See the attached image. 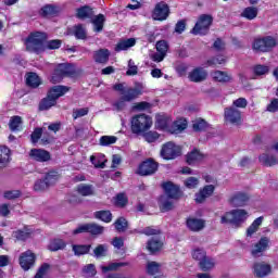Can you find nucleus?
Segmentation results:
<instances>
[{
    "mask_svg": "<svg viewBox=\"0 0 278 278\" xmlns=\"http://www.w3.org/2000/svg\"><path fill=\"white\" fill-rule=\"evenodd\" d=\"M163 190L165 191V195L160 198V207L162 212H169V210L175 207L172 199H179L181 193L179 191V187L173 182H164Z\"/></svg>",
    "mask_w": 278,
    "mask_h": 278,
    "instance_id": "1",
    "label": "nucleus"
},
{
    "mask_svg": "<svg viewBox=\"0 0 278 278\" xmlns=\"http://www.w3.org/2000/svg\"><path fill=\"white\" fill-rule=\"evenodd\" d=\"M45 40H47V35L45 33H31L25 40L27 51H30L31 53H40L45 51Z\"/></svg>",
    "mask_w": 278,
    "mask_h": 278,
    "instance_id": "2",
    "label": "nucleus"
},
{
    "mask_svg": "<svg viewBox=\"0 0 278 278\" xmlns=\"http://www.w3.org/2000/svg\"><path fill=\"white\" fill-rule=\"evenodd\" d=\"M132 134L141 135L147 134L153 127V119L147 114H138L131 118Z\"/></svg>",
    "mask_w": 278,
    "mask_h": 278,
    "instance_id": "3",
    "label": "nucleus"
},
{
    "mask_svg": "<svg viewBox=\"0 0 278 278\" xmlns=\"http://www.w3.org/2000/svg\"><path fill=\"white\" fill-rule=\"evenodd\" d=\"M247 218H249V213L244 210L237 208L225 213L222 216L220 223L223 225H240V223H244Z\"/></svg>",
    "mask_w": 278,
    "mask_h": 278,
    "instance_id": "4",
    "label": "nucleus"
},
{
    "mask_svg": "<svg viewBox=\"0 0 278 278\" xmlns=\"http://www.w3.org/2000/svg\"><path fill=\"white\" fill-rule=\"evenodd\" d=\"M275 47H277V39L270 36L255 39L253 42V49L262 53H268V51H273Z\"/></svg>",
    "mask_w": 278,
    "mask_h": 278,
    "instance_id": "5",
    "label": "nucleus"
},
{
    "mask_svg": "<svg viewBox=\"0 0 278 278\" xmlns=\"http://www.w3.org/2000/svg\"><path fill=\"white\" fill-rule=\"evenodd\" d=\"M212 21V15H201L192 29V34L194 36H205L210 31Z\"/></svg>",
    "mask_w": 278,
    "mask_h": 278,
    "instance_id": "6",
    "label": "nucleus"
},
{
    "mask_svg": "<svg viewBox=\"0 0 278 278\" xmlns=\"http://www.w3.org/2000/svg\"><path fill=\"white\" fill-rule=\"evenodd\" d=\"M181 155V147L175 144V142L169 141L163 144L161 149V156L163 160H175Z\"/></svg>",
    "mask_w": 278,
    "mask_h": 278,
    "instance_id": "7",
    "label": "nucleus"
},
{
    "mask_svg": "<svg viewBox=\"0 0 278 278\" xmlns=\"http://www.w3.org/2000/svg\"><path fill=\"white\" fill-rule=\"evenodd\" d=\"M224 118L229 125H242V111L228 106L224 111Z\"/></svg>",
    "mask_w": 278,
    "mask_h": 278,
    "instance_id": "8",
    "label": "nucleus"
},
{
    "mask_svg": "<svg viewBox=\"0 0 278 278\" xmlns=\"http://www.w3.org/2000/svg\"><path fill=\"white\" fill-rule=\"evenodd\" d=\"M114 90H117V92H121L124 101H134V99L140 97L142 94V91L140 89H134L129 87H125L123 84H117L114 86Z\"/></svg>",
    "mask_w": 278,
    "mask_h": 278,
    "instance_id": "9",
    "label": "nucleus"
},
{
    "mask_svg": "<svg viewBox=\"0 0 278 278\" xmlns=\"http://www.w3.org/2000/svg\"><path fill=\"white\" fill-rule=\"evenodd\" d=\"M58 179H59L58 172H49L46 175L45 180H37L35 182L34 190L36 192H42V190H47L49 186H53V184H55Z\"/></svg>",
    "mask_w": 278,
    "mask_h": 278,
    "instance_id": "10",
    "label": "nucleus"
},
{
    "mask_svg": "<svg viewBox=\"0 0 278 278\" xmlns=\"http://www.w3.org/2000/svg\"><path fill=\"white\" fill-rule=\"evenodd\" d=\"M71 75H73V66L68 64H59L52 74L51 81L52 84H58L62 81L63 77Z\"/></svg>",
    "mask_w": 278,
    "mask_h": 278,
    "instance_id": "11",
    "label": "nucleus"
},
{
    "mask_svg": "<svg viewBox=\"0 0 278 278\" xmlns=\"http://www.w3.org/2000/svg\"><path fill=\"white\" fill-rule=\"evenodd\" d=\"M18 262L23 270H29L36 264V254L27 250L20 255Z\"/></svg>",
    "mask_w": 278,
    "mask_h": 278,
    "instance_id": "12",
    "label": "nucleus"
},
{
    "mask_svg": "<svg viewBox=\"0 0 278 278\" xmlns=\"http://www.w3.org/2000/svg\"><path fill=\"white\" fill-rule=\"evenodd\" d=\"M86 231L88 233H92V236H99L101 233H103L104 228L102 226H99L97 224H85L83 226H79L78 228H76L73 233L74 236H77V233H86Z\"/></svg>",
    "mask_w": 278,
    "mask_h": 278,
    "instance_id": "13",
    "label": "nucleus"
},
{
    "mask_svg": "<svg viewBox=\"0 0 278 278\" xmlns=\"http://www.w3.org/2000/svg\"><path fill=\"white\" fill-rule=\"evenodd\" d=\"M173 125V119L166 114H157L155 116V127L160 131H168L170 134V127Z\"/></svg>",
    "mask_w": 278,
    "mask_h": 278,
    "instance_id": "14",
    "label": "nucleus"
},
{
    "mask_svg": "<svg viewBox=\"0 0 278 278\" xmlns=\"http://www.w3.org/2000/svg\"><path fill=\"white\" fill-rule=\"evenodd\" d=\"M253 273L258 278L268 277L273 273V266L266 262H256L253 265Z\"/></svg>",
    "mask_w": 278,
    "mask_h": 278,
    "instance_id": "15",
    "label": "nucleus"
},
{
    "mask_svg": "<svg viewBox=\"0 0 278 278\" xmlns=\"http://www.w3.org/2000/svg\"><path fill=\"white\" fill-rule=\"evenodd\" d=\"M168 4L165 2H159L152 13L154 21H166L168 18Z\"/></svg>",
    "mask_w": 278,
    "mask_h": 278,
    "instance_id": "16",
    "label": "nucleus"
},
{
    "mask_svg": "<svg viewBox=\"0 0 278 278\" xmlns=\"http://www.w3.org/2000/svg\"><path fill=\"white\" fill-rule=\"evenodd\" d=\"M268 244H270V239L266 237L261 238L258 242L252 245L251 253L253 257H262L264 251L268 250Z\"/></svg>",
    "mask_w": 278,
    "mask_h": 278,
    "instance_id": "17",
    "label": "nucleus"
},
{
    "mask_svg": "<svg viewBox=\"0 0 278 278\" xmlns=\"http://www.w3.org/2000/svg\"><path fill=\"white\" fill-rule=\"evenodd\" d=\"M155 170H157V163H155L153 160H148L140 164L138 174L143 176L153 175Z\"/></svg>",
    "mask_w": 278,
    "mask_h": 278,
    "instance_id": "18",
    "label": "nucleus"
},
{
    "mask_svg": "<svg viewBox=\"0 0 278 278\" xmlns=\"http://www.w3.org/2000/svg\"><path fill=\"white\" fill-rule=\"evenodd\" d=\"M214 185H206L195 193V203H203L205 199H210L214 194Z\"/></svg>",
    "mask_w": 278,
    "mask_h": 278,
    "instance_id": "19",
    "label": "nucleus"
},
{
    "mask_svg": "<svg viewBox=\"0 0 278 278\" xmlns=\"http://www.w3.org/2000/svg\"><path fill=\"white\" fill-rule=\"evenodd\" d=\"M211 77L218 84H229L233 81V76H231V73L224 71H214L211 73Z\"/></svg>",
    "mask_w": 278,
    "mask_h": 278,
    "instance_id": "20",
    "label": "nucleus"
},
{
    "mask_svg": "<svg viewBox=\"0 0 278 278\" xmlns=\"http://www.w3.org/2000/svg\"><path fill=\"white\" fill-rule=\"evenodd\" d=\"M29 157L35 162H49V160H51V154L42 149H33L29 152Z\"/></svg>",
    "mask_w": 278,
    "mask_h": 278,
    "instance_id": "21",
    "label": "nucleus"
},
{
    "mask_svg": "<svg viewBox=\"0 0 278 278\" xmlns=\"http://www.w3.org/2000/svg\"><path fill=\"white\" fill-rule=\"evenodd\" d=\"M189 79L195 84L205 81V79H207V71L201 67L194 68L192 72H190Z\"/></svg>",
    "mask_w": 278,
    "mask_h": 278,
    "instance_id": "22",
    "label": "nucleus"
},
{
    "mask_svg": "<svg viewBox=\"0 0 278 278\" xmlns=\"http://www.w3.org/2000/svg\"><path fill=\"white\" fill-rule=\"evenodd\" d=\"M187 227L190 231H201V229L205 228V220L197 217H189L187 219Z\"/></svg>",
    "mask_w": 278,
    "mask_h": 278,
    "instance_id": "23",
    "label": "nucleus"
},
{
    "mask_svg": "<svg viewBox=\"0 0 278 278\" xmlns=\"http://www.w3.org/2000/svg\"><path fill=\"white\" fill-rule=\"evenodd\" d=\"M247 201H249V194L242 191H238L230 197L231 205H235L237 207H241V205H244Z\"/></svg>",
    "mask_w": 278,
    "mask_h": 278,
    "instance_id": "24",
    "label": "nucleus"
},
{
    "mask_svg": "<svg viewBox=\"0 0 278 278\" xmlns=\"http://www.w3.org/2000/svg\"><path fill=\"white\" fill-rule=\"evenodd\" d=\"M262 223H264V217H258L248 227L245 232L247 240H251L257 233L260 227H262Z\"/></svg>",
    "mask_w": 278,
    "mask_h": 278,
    "instance_id": "25",
    "label": "nucleus"
},
{
    "mask_svg": "<svg viewBox=\"0 0 278 278\" xmlns=\"http://www.w3.org/2000/svg\"><path fill=\"white\" fill-rule=\"evenodd\" d=\"M34 233V229L29 226H25L23 229H18L12 232V238H15V240L25 241L29 236Z\"/></svg>",
    "mask_w": 278,
    "mask_h": 278,
    "instance_id": "26",
    "label": "nucleus"
},
{
    "mask_svg": "<svg viewBox=\"0 0 278 278\" xmlns=\"http://www.w3.org/2000/svg\"><path fill=\"white\" fill-rule=\"evenodd\" d=\"M93 60L98 64H105L110 60V50L100 49L93 53Z\"/></svg>",
    "mask_w": 278,
    "mask_h": 278,
    "instance_id": "27",
    "label": "nucleus"
},
{
    "mask_svg": "<svg viewBox=\"0 0 278 278\" xmlns=\"http://www.w3.org/2000/svg\"><path fill=\"white\" fill-rule=\"evenodd\" d=\"M186 127H188V122L185 118H179L175 122H172L169 134H181Z\"/></svg>",
    "mask_w": 278,
    "mask_h": 278,
    "instance_id": "28",
    "label": "nucleus"
},
{
    "mask_svg": "<svg viewBox=\"0 0 278 278\" xmlns=\"http://www.w3.org/2000/svg\"><path fill=\"white\" fill-rule=\"evenodd\" d=\"M201 160H203V153L197 149L187 154V164L190 166H194V164H198Z\"/></svg>",
    "mask_w": 278,
    "mask_h": 278,
    "instance_id": "29",
    "label": "nucleus"
},
{
    "mask_svg": "<svg viewBox=\"0 0 278 278\" xmlns=\"http://www.w3.org/2000/svg\"><path fill=\"white\" fill-rule=\"evenodd\" d=\"M163 244L162 239L155 237L148 241L147 249L150 251V253H157V251L162 249Z\"/></svg>",
    "mask_w": 278,
    "mask_h": 278,
    "instance_id": "30",
    "label": "nucleus"
},
{
    "mask_svg": "<svg viewBox=\"0 0 278 278\" xmlns=\"http://www.w3.org/2000/svg\"><path fill=\"white\" fill-rule=\"evenodd\" d=\"M66 92H68V87L66 86H54L52 87L48 94H50V97H53L54 99H60V97H64V94H66Z\"/></svg>",
    "mask_w": 278,
    "mask_h": 278,
    "instance_id": "31",
    "label": "nucleus"
},
{
    "mask_svg": "<svg viewBox=\"0 0 278 278\" xmlns=\"http://www.w3.org/2000/svg\"><path fill=\"white\" fill-rule=\"evenodd\" d=\"M60 12V7L55 4H46L40 10L41 16H54V14H58Z\"/></svg>",
    "mask_w": 278,
    "mask_h": 278,
    "instance_id": "32",
    "label": "nucleus"
},
{
    "mask_svg": "<svg viewBox=\"0 0 278 278\" xmlns=\"http://www.w3.org/2000/svg\"><path fill=\"white\" fill-rule=\"evenodd\" d=\"M136 45V39L130 38V39H124L121 40L116 47L115 51H127V49H131Z\"/></svg>",
    "mask_w": 278,
    "mask_h": 278,
    "instance_id": "33",
    "label": "nucleus"
},
{
    "mask_svg": "<svg viewBox=\"0 0 278 278\" xmlns=\"http://www.w3.org/2000/svg\"><path fill=\"white\" fill-rule=\"evenodd\" d=\"M199 266L201 270H203L204 273H207V270H212L214 266H216V261L212 257L206 256L204 260H202L199 263Z\"/></svg>",
    "mask_w": 278,
    "mask_h": 278,
    "instance_id": "34",
    "label": "nucleus"
},
{
    "mask_svg": "<svg viewBox=\"0 0 278 278\" xmlns=\"http://www.w3.org/2000/svg\"><path fill=\"white\" fill-rule=\"evenodd\" d=\"M90 160L96 168H105V162H108L105 154L92 155Z\"/></svg>",
    "mask_w": 278,
    "mask_h": 278,
    "instance_id": "35",
    "label": "nucleus"
},
{
    "mask_svg": "<svg viewBox=\"0 0 278 278\" xmlns=\"http://www.w3.org/2000/svg\"><path fill=\"white\" fill-rule=\"evenodd\" d=\"M93 31L100 33L103 31V25L105 23V16L103 14H99L92 18Z\"/></svg>",
    "mask_w": 278,
    "mask_h": 278,
    "instance_id": "36",
    "label": "nucleus"
},
{
    "mask_svg": "<svg viewBox=\"0 0 278 278\" xmlns=\"http://www.w3.org/2000/svg\"><path fill=\"white\" fill-rule=\"evenodd\" d=\"M10 162V149L5 146H0V168Z\"/></svg>",
    "mask_w": 278,
    "mask_h": 278,
    "instance_id": "37",
    "label": "nucleus"
},
{
    "mask_svg": "<svg viewBox=\"0 0 278 278\" xmlns=\"http://www.w3.org/2000/svg\"><path fill=\"white\" fill-rule=\"evenodd\" d=\"M125 266H129V263L128 262L111 263L108 266L102 265L100 268L102 273H110V270H118V268H123Z\"/></svg>",
    "mask_w": 278,
    "mask_h": 278,
    "instance_id": "38",
    "label": "nucleus"
},
{
    "mask_svg": "<svg viewBox=\"0 0 278 278\" xmlns=\"http://www.w3.org/2000/svg\"><path fill=\"white\" fill-rule=\"evenodd\" d=\"M26 84L30 88H38L40 86V77L36 73L26 74Z\"/></svg>",
    "mask_w": 278,
    "mask_h": 278,
    "instance_id": "39",
    "label": "nucleus"
},
{
    "mask_svg": "<svg viewBox=\"0 0 278 278\" xmlns=\"http://www.w3.org/2000/svg\"><path fill=\"white\" fill-rule=\"evenodd\" d=\"M257 8L248 7L242 11L241 16L248 21H253L254 18H257Z\"/></svg>",
    "mask_w": 278,
    "mask_h": 278,
    "instance_id": "40",
    "label": "nucleus"
},
{
    "mask_svg": "<svg viewBox=\"0 0 278 278\" xmlns=\"http://www.w3.org/2000/svg\"><path fill=\"white\" fill-rule=\"evenodd\" d=\"M55 103H58V100L53 96L48 93V97L41 101L39 109L40 110H49V109L53 108V105H55Z\"/></svg>",
    "mask_w": 278,
    "mask_h": 278,
    "instance_id": "41",
    "label": "nucleus"
},
{
    "mask_svg": "<svg viewBox=\"0 0 278 278\" xmlns=\"http://www.w3.org/2000/svg\"><path fill=\"white\" fill-rule=\"evenodd\" d=\"M252 71L256 77H264V75H268V73H270V67L268 65L257 64L253 66Z\"/></svg>",
    "mask_w": 278,
    "mask_h": 278,
    "instance_id": "42",
    "label": "nucleus"
},
{
    "mask_svg": "<svg viewBox=\"0 0 278 278\" xmlns=\"http://www.w3.org/2000/svg\"><path fill=\"white\" fill-rule=\"evenodd\" d=\"M77 192L81 194V197H91L94 194V188L91 185L80 184L77 187Z\"/></svg>",
    "mask_w": 278,
    "mask_h": 278,
    "instance_id": "43",
    "label": "nucleus"
},
{
    "mask_svg": "<svg viewBox=\"0 0 278 278\" xmlns=\"http://www.w3.org/2000/svg\"><path fill=\"white\" fill-rule=\"evenodd\" d=\"M9 127L11 131H21V128L23 127V118H21V116L11 117Z\"/></svg>",
    "mask_w": 278,
    "mask_h": 278,
    "instance_id": "44",
    "label": "nucleus"
},
{
    "mask_svg": "<svg viewBox=\"0 0 278 278\" xmlns=\"http://www.w3.org/2000/svg\"><path fill=\"white\" fill-rule=\"evenodd\" d=\"M207 127L208 124L205 122V119L198 118L192 122L193 131H205Z\"/></svg>",
    "mask_w": 278,
    "mask_h": 278,
    "instance_id": "45",
    "label": "nucleus"
},
{
    "mask_svg": "<svg viewBox=\"0 0 278 278\" xmlns=\"http://www.w3.org/2000/svg\"><path fill=\"white\" fill-rule=\"evenodd\" d=\"M260 162L265 166H275V164H278V159L268 154H262L260 156Z\"/></svg>",
    "mask_w": 278,
    "mask_h": 278,
    "instance_id": "46",
    "label": "nucleus"
},
{
    "mask_svg": "<svg viewBox=\"0 0 278 278\" xmlns=\"http://www.w3.org/2000/svg\"><path fill=\"white\" fill-rule=\"evenodd\" d=\"M96 218L103 223H112V213L110 211H98L96 212Z\"/></svg>",
    "mask_w": 278,
    "mask_h": 278,
    "instance_id": "47",
    "label": "nucleus"
},
{
    "mask_svg": "<svg viewBox=\"0 0 278 278\" xmlns=\"http://www.w3.org/2000/svg\"><path fill=\"white\" fill-rule=\"evenodd\" d=\"M227 62V56L217 55L207 60L208 66H218L220 64H225Z\"/></svg>",
    "mask_w": 278,
    "mask_h": 278,
    "instance_id": "48",
    "label": "nucleus"
},
{
    "mask_svg": "<svg viewBox=\"0 0 278 278\" xmlns=\"http://www.w3.org/2000/svg\"><path fill=\"white\" fill-rule=\"evenodd\" d=\"M66 247V243L61 239H54L50 242L49 249L50 251H60Z\"/></svg>",
    "mask_w": 278,
    "mask_h": 278,
    "instance_id": "49",
    "label": "nucleus"
},
{
    "mask_svg": "<svg viewBox=\"0 0 278 278\" xmlns=\"http://www.w3.org/2000/svg\"><path fill=\"white\" fill-rule=\"evenodd\" d=\"M199 178L197 177H188L185 179L184 185L189 189V190H194V188H199Z\"/></svg>",
    "mask_w": 278,
    "mask_h": 278,
    "instance_id": "50",
    "label": "nucleus"
},
{
    "mask_svg": "<svg viewBox=\"0 0 278 278\" xmlns=\"http://www.w3.org/2000/svg\"><path fill=\"white\" fill-rule=\"evenodd\" d=\"M74 36L77 40H85L87 36L86 28L81 25L74 26Z\"/></svg>",
    "mask_w": 278,
    "mask_h": 278,
    "instance_id": "51",
    "label": "nucleus"
},
{
    "mask_svg": "<svg viewBox=\"0 0 278 278\" xmlns=\"http://www.w3.org/2000/svg\"><path fill=\"white\" fill-rule=\"evenodd\" d=\"M118 138L115 136H102L100 138V144L101 147H110V144H116V141Z\"/></svg>",
    "mask_w": 278,
    "mask_h": 278,
    "instance_id": "52",
    "label": "nucleus"
},
{
    "mask_svg": "<svg viewBox=\"0 0 278 278\" xmlns=\"http://www.w3.org/2000/svg\"><path fill=\"white\" fill-rule=\"evenodd\" d=\"M51 266L47 263L40 266L38 269L37 274L35 275L34 278H47V275H49Z\"/></svg>",
    "mask_w": 278,
    "mask_h": 278,
    "instance_id": "53",
    "label": "nucleus"
},
{
    "mask_svg": "<svg viewBox=\"0 0 278 278\" xmlns=\"http://www.w3.org/2000/svg\"><path fill=\"white\" fill-rule=\"evenodd\" d=\"M162 268V265H160L156 262H149L147 265V270L149 273V275H157V273H160Z\"/></svg>",
    "mask_w": 278,
    "mask_h": 278,
    "instance_id": "54",
    "label": "nucleus"
},
{
    "mask_svg": "<svg viewBox=\"0 0 278 278\" xmlns=\"http://www.w3.org/2000/svg\"><path fill=\"white\" fill-rule=\"evenodd\" d=\"M249 105V101L245 98H238L233 100L232 105L230 108H235L236 110H244Z\"/></svg>",
    "mask_w": 278,
    "mask_h": 278,
    "instance_id": "55",
    "label": "nucleus"
},
{
    "mask_svg": "<svg viewBox=\"0 0 278 278\" xmlns=\"http://www.w3.org/2000/svg\"><path fill=\"white\" fill-rule=\"evenodd\" d=\"M89 16H92V9H90L89 7H83L77 10L78 18H89Z\"/></svg>",
    "mask_w": 278,
    "mask_h": 278,
    "instance_id": "56",
    "label": "nucleus"
},
{
    "mask_svg": "<svg viewBox=\"0 0 278 278\" xmlns=\"http://www.w3.org/2000/svg\"><path fill=\"white\" fill-rule=\"evenodd\" d=\"M21 197L20 190H7L3 192V199H7V201H14V199H18Z\"/></svg>",
    "mask_w": 278,
    "mask_h": 278,
    "instance_id": "57",
    "label": "nucleus"
},
{
    "mask_svg": "<svg viewBox=\"0 0 278 278\" xmlns=\"http://www.w3.org/2000/svg\"><path fill=\"white\" fill-rule=\"evenodd\" d=\"M60 47H62V40L60 39L49 40L45 43V50L46 49L55 50V49H60Z\"/></svg>",
    "mask_w": 278,
    "mask_h": 278,
    "instance_id": "58",
    "label": "nucleus"
},
{
    "mask_svg": "<svg viewBox=\"0 0 278 278\" xmlns=\"http://www.w3.org/2000/svg\"><path fill=\"white\" fill-rule=\"evenodd\" d=\"M143 138L146 140V142H155L156 140L160 139V134H157V131H148V132H143Z\"/></svg>",
    "mask_w": 278,
    "mask_h": 278,
    "instance_id": "59",
    "label": "nucleus"
},
{
    "mask_svg": "<svg viewBox=\"0 0 278 278\" xmlns=\"http://www.w3.org/2000/svg\"><path fill=\"white\" fill-rule=\"evenodd\" d=\"M75 255H86L90 251V245H73Z\"/></svg>",
    "mask_w": 278,
    "mask_h": 278,
    "instance_id": "60",
    "label": "nucleus"
},
{
    "mask_svg": "<svg viewBox=\"0 0 278 278\" xmlns=\"http://www.w3.org/2000/svg\"><path fill=\"white\" fill-rule=\"evenodd\" d=\"M193 260H197L199 263L207 257V254L205 253V250L203 249H195L192 252Z\"/></svg>",
    "mask_w": 278,
    "mask_h": 278,
    "instance_id": "61",
    "label": "nucleus"
},
{
    "mask_svg": "<svg viewBox=\"0 0 278 278\" xmlns=\"http://www.w3.org/2000/svg\"><path fill=\"white\" fill-rule=\"evenodd\" d=\"M156 51L163 55H166V53H168V43L165 40L157 41Z\"/></svg>",
    "mask_w": 278,
    "mask_h": 278,
    "instance_id": "62",
    "label": "nucleus"
},
{
    "mask_svg": "<svg viewBox=\"0 0 278 278\" xmlns=\"http://www.w3.org/2000/svg\"><path fill=\"white\" fill-rule=\"evenodd\" d=\"M83 273L86 277H94L97 275V269L94 268V264H89L84 267Z\"/></svg>",
    "mask_w": 278,
    "mask_h": 278,
    "instance_id": "63",
    "label": "nucleus"
},
{
    "mask_svg": "<svg viewBox=\"0 0 278 278\" xmlns=\"http://www.w3.org/2000/svg\"><path fill=\"white\" fill-rule=\"evenodd\" d=\"M114 226L117 231H125L127 229V219L121 217L115 222Z\"/></svg>",
    "mask_w": 278,
    "mask_h": 278,
    "instance_id": "64",
    "label": "nucleus"
}]
</instances>
